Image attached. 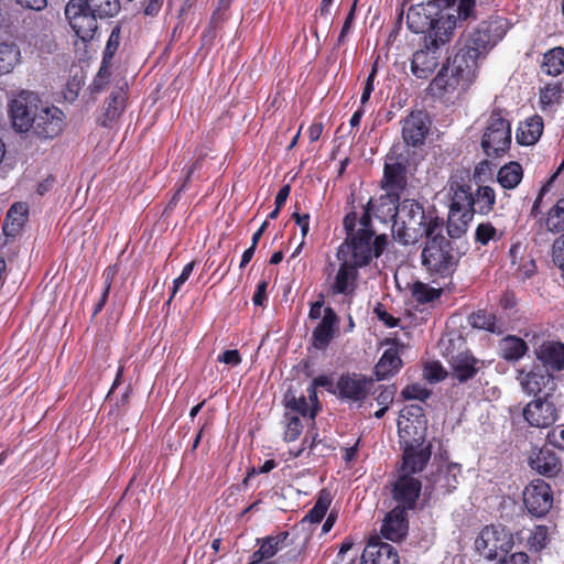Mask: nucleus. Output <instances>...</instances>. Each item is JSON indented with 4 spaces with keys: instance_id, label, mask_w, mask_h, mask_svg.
Instances as JSON below:
<instances>
[{
    "instance_id": "nucleus-24",
    "label": "nucleus",
    "mask_w": 564,
    "mask_h": 564,
    "mask_svg": "<svg viewBox=\"0 0 564 564\" xmlns=\"http://www.w3.org/2000/svg\"><path fill=\"white\" fill-rule=\"evenodd\" d=\"M405 512V509L395 507L386 516L381 528V533L386 539L395 542L406 534L408 521Z\"/></svg>"
},
{
    "instance_id": "nucleus-1",
    "label": "nucleus",
    "mask_w": 564,
    "mask_h": 564,
    "mask_svg": "<svg viewBox=\"0 0 564 564\" xmlns=\"http://www.w3.org/2000/svg\"><path fill=\"white\" fill-rule=\"evenodd\" d=\"M476 0H432L412 6L406 24L414 33H424L422 47L413 53L411 72L427 78L437 67L443 47L451 41L458 23L473 17Z\"/></svg>"
},
{
    "instance_id": "nucleus-23",
    "label": "nucleus",
    "mask_w": 564,
    "mask_h": 564,
    "mask_svg": "<svg viewBox=\"0 0 564 564\" xmlns=\"http://www.w3.org/2000/svg\"><path fill=\"white\" fill-rule=\"evenodd\" d=\"M406 185L405 167L401 162L388 156L384 165L383 187L388 191L389 197L398 196Z\"/></svg>"
},
{
    "instance_id": "nucleus-16",
    "label": "nucleus",
    "mask_w": 564,
    "mask_h": 564,
    "mask_svg": "<svg viewBox=\"0 0 564 564\" xmlns=\"http://www.w3.org/2000/svg\"><path fill=\"white\" fill-rule=\"evenodd\" d=\"M430 122L427 116L422 111L411 112L402 124V137L409 145H420L424 142L429 132Z\"/></svg>"
},
{
    "instance_id": "nucleus-36",
    "label": "nucleus",
    "mask_w": 564,
    "mask_h": 564,
    "mask_svg": "<svg viewBox=\"0 0 564 564\" xmlns=\"http://www.w3.org/2000/svg\"><path fill=\"white\" fill-rule=\"evenodd\" d=\"M495 203L496 195L494 188L490 186H480L474 196V214H489L492 210Z\"/></svg>"
},
{
    "instance_id": "nucleus-29",
    "label": "nucleus",
    "mask_w": 564,
    "mask_h": 564,
    "mask_svg": "<svg viewBox=\"0 0 564 564\" xmlns=\"http://www.w3.org/2000/svg\"><path fill=\"white\" fill-rule=\"evenodd\" d=\"M543 121L539 116L527 119L517 131V140L522 145H532L541 138Z\"/></svg>"
},
{
    "instance_id": "nucleus-2",
    "label": "nucleus",
    "mask_w": 564,
    "mask_h": 564,
    "mask_svg": "<svg viewBox=\"0 0 564 564\" xmlns=\"http://www.w3.org/2000/svg\"><path fill=\"white\" fill-rule=\"evenodd\" d=\"M355 215H348L344 219V226L348 237L337 250L338 260H347L350 264L360 268L370 262L373 257H379L387 246L384 235L377 236L372 240L373 232L369 228V216L364 214L359 220V227L355 230Z\"/></svg>"
},
{
    "instance_id": "nucleus-26",
    "label": "nucleus",
    "mask_w": 564,
    "mask_h": 564,
    "mask_svg": "<svg viewBox=\"0 0 564 564\" xmlns=\"http://www.w3.org/2000/svg\"><path fill=\"white\" fill-rule=\"evenodd\" d=\"M538 358L545 367L558 371L564 368V345L557 341H547L540 346Z\"/></svg>"
},
{
    "instance_id": "nucleus-38",
    "label": "nucleus",
    "mask_w": 564,
    "mask_h": 564,
    "mask_svg": "<svg viewBox=\"0 0 564 564\" xmlns=\"http://www.w3.org/2000/svg\"><path fill=\"white\" fill-rule=\"evenodd\" d=\"M20 57L19 47L13 43H0V73H9Z\"/></svg>"
},
{
    "instance_id": "nucleus-56",
    "label": "nucleus",
    "mask_w": 564,
    "mask_h": 564,
    "mask_svg": "<svg viewBox=\"0 0 564 564\" xmlns=\"http://www.w3.org/2000/svg\"><path fill=\"white\" fill-rule=\"evenodd\" d=\"M547 442L561 449H564V427L553 429L547 433Z\"/></svg>"
},
{
    "instance_id": "nucleus-64",
    "label": "nucleus",
    "mask_w": 564,
    "mask_h": 564,
    "mask_svg": "<svg viewBox=\"0 0 564 564\" xmlns=\"http://www.w3.org/2000/svg\"><path fill=\"white\" fill-rule=\"evenodd\" d=\"M265 290H267V282H261L258 285L257 292L253 295V303L256 305H262L264 299H265Z\"/></svg>"
},
{
    "instance_id": "nucleus-6",
    "label": "nucleus",
    "mask_w": 564,
    "mask_h": 564,
    "mask_svg": "<svg viewBox=\"0 0 564 564\" xmlns=\"http://www.w3.org/2000/svg\"><path fill=\"white\" fill-rule=\"evenodd\" d=\"M441 231L442 227L434 235H425L427 241L422 251V262L430 271L449 273L457 265L458 254Z\"/></svg>"
},
{
    "instance_id": "nucleus-62",
    "label": "nucleus",
    "mask_w": 564,
    "mask_h": 564,
    "mask_svg": "<svg viewBox=\"0 0 564 564\" xmlns=\"http://www.w3.org/2000/svg\"><path fill=\"white\" fill-rule=\"evenodd\" d=\"M325 308L326 307H324L323 301H316L315 303H313L311 305L308 318L312 321L319 319V318L322 319Z\"/></svg>"
},
{
    "instance_id": "nucleus-58",
    "label": "nucleus",
    "mask_w": 564,
    "mask_h": 564,
    "mask_svg": "<svg viewBox=\"0 0 564 564\" xmlns=\"http://www.w3.org/2000/svg\"><path fill=\"white\" fill-rule=\"evenodd\" d=\"M497 564H529V557L523 552H516L500 558Z\"/></svg>"
},
{
    "instance_id": "nucleus-40",
    "label": "nucleus",
    "mask_w": 564,
    "mask_h": 564,
    "mask_svg": "<svg viewBox=\"0 0 564 564\" xmlns=\"http://www.w3.org/2000/svg\"><path fill=\"white\" fill-rule=\"evenodd\" d=\"M562 88L558 83L549 84L540 91L542 109H551L554 106L562 104Z\"/></svg>"
},
{
    "instance_id": "nucleus-13",
    "label": "nucleus",
    "mask_w": 564,
    "mask_h": 564,
    "mask_svg": "<svg viewBox=\"0 0 564 564\" xmlns=\"http://www.w3.org/2000/svg\"><path fill=\"white\" fill-rule=\"evenodd\" d=\"M63 111L47 104L42 105L30 132L42 139H50L58 135L65 126Z\"/></svg>"
},
{
    "instance_id": "nucleus-60",
    "label": "nucleus",
    "mask_w": 564,
    "mask_h": 564,
    "mask_svg": "<svg viewBox=\"0 0 564 564\" xmlns=\"http://www.w3.org/2000/svg\"><path fill=\"white\" fill-rule=\"evenodd\" d=\"M376 72H377L376 67H373L371 73L369 74V76L367 78V82H366V85L364 87V90H362V94H361V98H360L361 106L366 105V102L370 98L371 93L373 91V80H375V77H376Z\"/></svg>"
},
{
    "instance_id": "nucleus-32",
    "label": "nucleus",
    "mask_w": 564,
    "mask_h": 564,
    "mask_svg": "<svg viewBox=\"0 0 564 564\" xmlns=\"http://www.w3.org/2000/svg\"><path fill=\"white\" fill-rule=\"evenodd\" d=\"M500 355L509 361L519 360L528 350L527 343L516 336H507L499 343Z\"/></svg>"
},
{
    "instance_id": "nucleus-28",
    "label": "nucleus",
    "mask_w": 564,
    "mask_h": 564,
    "mask_svg": "<svg viewBox=\"0 0 564 564\" xmlns=\"http://www.w3.org/2000/svg\"><path fill=\"white\" fill-rule=\"evenodd\" d=\"M288 535V532H281L276 535L259 539V549L258 551L253 552L252 558L263 562L264 560L273 557L279 551L283 549Z\"/></svg>"
},
{
    "instance_id": "nucleus-39",
    "label": "nucleus",
    "mask_w": 564,
    "mask_h": 564,
    "mask_svg": "<svg viewBox=\"0 0 564 564\" xmlns=\"http://www.w3.org/2000/svg\"><path fill=\"white\" fill-rule=\"evenodd\" d=\"M333 497L328 490H322L318 495L315 506L307 513L304 520H308L312 523H318L325 516L332 503Z\"/></svg>"
},
{
    "instance_id": "nucleus-63",
    "label": "nucleus",
    "mask_w": 564,
    "mask_h": 564,
    "mask_svg": "<svg viewBox=\"0 0 564 564\" xmlns=\"http://www.w3.org/2000/svg\"><path fill=\"white\" fill-rule=\"evenodd\" d=\"M18 2L23 8L36 10V11L43 10L47 4L46 0H18Z\"/></svg>"
},
{
    "instance_id": "nucleus-41",
    "label": "nucleus",
    "mask_w": 564,
    "mask_h": 564,
    "mask_svg": "<svg viewBox=\"0 0 564 564\" xmlns=\"http://www.w3.org/2000/svg\"><path fill=\"white\" fill-rule=\"evenodd\" d=\"M442 290L430 286L423 282H415L412 286V294L420 303H430L441 296Z\"/></svg>"
},
{
    "instance_id": "nucleus-10",
    "label": "nucleus",
    "mask_w": 564,
    "mask_h": 564,
    "mask_svg": "<svg viewBox=\"0 0 564 564\" xmlns=\"http://www.w3.org/2000/svg\"><path fill=\"white\" fill-rule=\"evenodd\" d=\"M43 102L32 91H21L10 102V115L13 127L19 132H30Z\"/></svg>"
},
{
    "instance_id": "nucleus-33",
    "label": "nucleus",
    "mask_w": 564,
    "mask_h": 564,
    "mask_svg": "<svg viewBox=\"0 0 564 564\" xmlns=\"http://www.w3.org/2000/svg\"><path fill=\"white\" fill-rule=\"evenodd\" d=\"M460 68H465L462 63V58L454 57L453 65L449 68L451 74H448L447 93L464 90L473 82L476 72H471L469 77H465L463 76L464 73L460 72Z\"/></svg>"
},
{
    "instance_id": "nucleus-53",
    "label": "nucleus",
    "mask_w": 564,
    "mask_h": 564,
    "mask_svg": "<svg viewBox=\"0 0 564 564\" xmlns=\"http://www.w3.org/2000/svg\"><path fill=\"white\" fill-rule=\"evenodd\" d=\"M380 393L376 398L377 403L380 406L389 408V405L393 402L394 394H395V387L394 386H380Z\"/></svg>"
},
{
    "instance_id": "nucleus-54",
    "label": "nucleus",
    "mask_w": 564,
    "mask_h": 564,
    "mask_svg": "<svg viewBox=\"0 0 564 564\" xmlns=\"http://www.w3.org/2000/svg\"><path fill=\"white\" fill-rule=\"evenodd\" d=\"M547 536V530L545 527H536L530 538V543L536 550L542 549L545 545Z\"/></svg>"
},
{
    "instance_id": "nucleus-61",
    "label": "nucleus",
    "mask_w": 564,
    "mask_h": 564,
    "mask_svg": "<svg viewBox=\"0 0 564 564\" xmlns=\"http://www.w3.org/2000/svg\"><path fill=\"white\" fill-rule=\"evenodd\" d=\"M292 218L300 226L302 239H304V237L307 235V232L310 230V215L308 214L301 215L299 213H293Z\"/></svg>"
},
{
    "instance_id": "nucleus-3",
    "label": "nucleus",
    "mask_w": 564,
    "mask_h": 564,
    "mask_svg": "<svg viewBox=\"0 0 564 564\" xmlns=\"http://www.w3.org/2000/svg\"><path fill=\"white\" fill-rule=\"evenodd\" d=\"M442 226L438 218L426 223L423 206L414 199H403L394 207L392 234L402 245H413L425 235H434Z\"/></svg>"
},
{
    "instance_id": "nucleus-9",
    "label": "nucleus",
    "mask_w": 564,
    "mask_h": 564,
    "mask_svg": "<svg viewBox=\"0 0 564 564\" xmlns=\"http://www.w3.org/2000/svg\"><path fill=\"white\" fill-rule=\"evenodd\" d=\"M511 143V126L501 112L495 111L488 118L481 147L488 156H498Z\"/></svg>"
},
{
    "instance_id": "nucleus-48",
    "label": "nucleus",
    "mask_w": 564,
    "mask_h": 564,
    "mask_svg": "<svg viewBox=\"0 0 564 564\" xmlns=\"http://www.w3.org/2000/svg\"><path fill=\"white\" fill-rule=\"evenodd\" d=\"M496 235V228L489 223L480 224L476 229V240L482 245H487L490 240H494Z\"/></svg>"
},
{
    "instance_id": "nucleus-42",
    "label": "nucleus",
    "mask_w": 564,
    "mask_h": 564,
    "mask_svg": "<svg viewBox=\"0 0 564 564\" xmlns=\"http://www.w3.org/2000/svg\"><path fill=\"white\" fill-rule=\"evenodd\" d=\"M546 227L555 232L564 230V198L557 200L556 205L549 212Z\"/></svg>"
},
{
    "instance_id": "nucleus-47",
    "label": "nucleus",
    "mask_w": 564,
    "mask_h": 564,
    "mask_svg": "<svg viewBox=\"0 0 564 564\" xmlns=\"http://www.w3.org/2000/svg\"><path fill=\"white\" fill-rule=\"evenodd\" d=\"M430 394H431L430 391L420 383H413V384L406 386L402 390V395L404 397V399H408V400L424 401L430 397Z\"/></svg>"
},
{
    "instance_id": "nucleus-4",
    "label": "nucleus",
    "mask_w": 564,
    "mask_h": 564,
    "mask_svg": "<svg viewBox=\"0 0 564 564\" xmlns=\"http://www.w3.org/2000/svg\"><path fill=\"white\" fill-rule=\"evenodd\" d=\"M507 29V22L503 19H495L480 23L478 28L464 35L463 47L455 56L460 57L464 64L465 68H460L463 76L469 77L471 72H476L478 61L503 37Z\"/></svg>"
},
{
    "instance_id": "nucleus-22",
    "label": "nucleus",
    "mask_w": 564,
    "mask_h": 564,
    "mask_svg": "<svg viewBox=\"0 0 564 564\" xmlns=\"http://www.w3.org/2000/svg\"><path fill=\"white\" fill-rule=\"evenodd\" d=\"M451 375L460 382L471 379L479 370V361L468 351H460L448 358Z\"/></svg>"
},
{
    "instance_id": "nucleus-19",
    "label": "nucleus",
    "mask_w": 564,
    "mask_h": 564,
    "mask_svg": "<svg viewBox=\"0 0 564 564\" xmlns=\"http://www.w3.org/2000/svg\"><path fill=\"white\" fill-rule=\"evenodd\" d=\"M339 261V269L330 282V292L334 295L340 294L350 297L357 288L358 268L347 262V260Z\"/></svg>"
},
{
    "instance_id": "nucleus-59",
    "label": "nucleus",
    "mask_w": 564,
    "mask_h": 564,
    "mask_svg": "<svg viewBox=\"0 0 564 564\" xmlns=\"http://www.w3.org/2000/svg\"><path fill=\"white\" fill-rule=\"evenodd\" d=\"M218 361L230 366H237L240 364L241 357L239 351L236 349L226 350L220 356H218Z\"/></svg>"
},
{
    "instance_id": "nucleus-51",
    "label": "nucleus",
    "mask_w": 564,
    "mask_h": 564,
    "mask_svg": "<svg viewBox=\"0 0 564 564\" xmlns=\"http://www.w3.org/2000/svg\"><path fill=\"white\" fill-rule=\"evenodd\" d=\"M448 67H442L436 77L431 83V89L436 93H447Z\"/></svg>"
},
{
    "instance_id": "nucleus-11",
    "label": "nucleus",
    "mask_w": 564,
    "mask_h": 564,
    "mask_svg": "<svg viewBox=\"0 0 564 564\" xmlns=\"http://www.w3.org/2000/svg\"><path fill=\"white\" fill-rule=\"evenodd\" d=\"M65 17L80 40L88 41L94 37L98 28V15H95L83 0H69L65 7Z\"/></svg>"
},
{
    "instance_id": "nucleus-45",
    "label": "nucleus",
    "mask_w": 564,
    "mask_h": 564,
    "mask_svg": "<svg viewBox=\"0 0 564 564\" xmlns=\"http://www.w3.org/2000/svg\"><path fill=\"white\" fill-rule=\"evenodd\" d=\"M124 109V96L122 93H117L111 97L105 108L106 120L112 121L120 116Z\"/></svg>"
},
{
    "instance_id": "nucleus-55",
    "label": "nucleus",
    "mask_w": 564,
    "mask_h": 564,
    "mask_svg": "<svg viewBox=\"0 0 564 564\" xmlns=\"http://www.w3.org/2000/svg\"><path fill=\"white\" fill-rule=\"evenodd\" d=\"M400 419H412V421L426 420L420 405H410L401 411Z\"/></svg>"
},
{
    "instance_id": "nucleus-43",
    "label": "nucleus",
    "mask_w": 564,
    "mask_h": 564,
    "mask_svg": "<svg viewBox=\"0 0 564 564\" xmlns=\"http://www.w3.org/2000/svg\"><path fill=\"white\" fill-rule=\"evenodd\" d=\"M471 325L476 328L495 332L497 327V318L491 313L479 311L470 316Z\"/></svg>"
},
{
    "instance_id": "nucleus-34",
    "label": "nucleus",
    "mask_w": 564,
    "mask_h": 564,
    "mask_svg": "<svg viewBox=\"0 0 564 564\" xmlns=\"http://www.w3.org/2000/svg\"><path fill=\"white\" fill-rule=\"evenodd\" d=\"M522 167L517 162L503 165L497 175L498 183L506 189L516 188L522 180Z\"/></svg>"
},
{
    "instance_id": "nucleus-25",
    "label": "nucleus",
    "mask_w": 564,
    "mask_h": 564,
    "mask_svg": "<svg viewBox=\"0 0 564 564\" xmlns=\"http://www.w3.org/2000/svg\"><path fill=\"white\" fill-rule=\"evenodd\" d=\"M529 464L532 469L546 477H553L561 470L560 459L547 448L534 451L529 458Z\"/></svg>"
},
{
    "instance_id": "nucleus-20",
    "label": "nucleus",
    "mask_w": 564,
    "mask_h": 564,
    "mask_svg": "<svg viewBox=\"0 0 564 564\" xmlns=\"http://www.w3.org/2000/svg\"><path fill=\"white\" fill-rule=\"evenodd\" d=\"M364 564H399V556L394 547L373 538L364 550L361 556Z\"/></svg>"
},
{
    "instance_id": "nucleus-17",
    "label": "nucleus",
    "mask_w": 564,
    "mask_h": 564,
    "mask_svg": "<svg viewBox=\"0 0 564 564\" xmlns=\"http://www.w3.org/2000/svg\"><path fill=\"white\" fill-rule=\"evenodd\" d=\"M509 256L519 278L528 279L534 274L536 265L525 239L513 242Z\"/></svg>"
},
{
    "instance_id": "nucleus-27",
    "label": "nucleus",
    "mask_w": 564,
    "mask_h": 564,
    "mask_svg": "<svg viewBox=\"0 0 564 564\" xmlns=\"http://www.w3.org/2000/svg\"><path fill=\"white\" fill-rule=\"evenodd\" d=\"M337 323V315L332 307H326L322 321L313 332L314 346L323 348L330 341Z\"/></svg>"
},
{
    "instance_id": "nucleus-46",
    "label": "nucleus",
    "mask_w": 564,
    "mask_h": 564,
    "mask_svg": "<svg viewBox=\"0 0 564 564\" xmlns=\"http://www.w3.org/2000/svg\"><path fill=\"white\" fill-rule=\"evenodd\" d=\"M543 376H539L534 372H529L520 378V383L522 389L528 393H538L541 391V381H543Z\"/></svg>"
},
{
    "instance_id": "nucleus-31",
    "label": "nucleus",
    "mask_w": 564,
    "mask_h": 564,
    "mask_svg": "<svg viewBox=\"0 0 564 564\" xmlns=\"http://www.w3.org/2000/svg\"><path fill=\"white\" fill-rule=\"evenodd\" d=\"M402 361L395 347L388 348L376 365L378 380H383L394 375L401 367Z\"/></svg>"
},
{
    "instance_id": "nucleus-5",
    "label": "nucleus",
    "mask_w": 564,
    "mask_h": 564,
    "mask_svg": "<svg viewBox=\"0 0 564 564\" xmlns=\"http://www.w3.org/2000/svg\"><path fill=\"white\" fill-rule=\"evenodd\" d=\"M400 442L403 446V460L405 468L422 471L427 464L431 453L424 445L426 436V420L412 421V419H399Z\"/></svg>"
},
{
    "instance_id": "nucleus-14",
    "label": "nucleus",
    "mask_w": 564,
    "mask_h": 564,
    "mask_svg": "<svg viewBox=\"0 0 564 564\" xmlns=\"http://www.w3.org/2000/svg\"><path fill=\"white\" fill-rule=\"evenodd\" d=\"M523 502L531 514L535 517L544 516L553 505L550 485L541 479L530 482L523 491Z\"/></svg>"
},
{
    "instance_id": "nucleus-12",
    "label": "nucleus",
    "mask_w": 564,
    "mask_h": 564,
    "mask_svg": "<svg viewBox=\"0 0 564 564\" xmlns=\"http://www.w3.org/2000/svg\"><path fill=\"white\" fill-rule=\"evenodd\" d=\"M416 473L411 468H405L404 463L402 464L392 490L393 499L398 503L395 507L408 510L415 506L422 489L421 481L413 476Z\"/></svg>"
},
{
    "instance_id": "nucleus-21",
    "label": "nucleus",
    "mask_w": 564,
    "mask_h": 564,
    "mask_svg": "<svg viewBox=\"0 0 564 564\" xmlns=\"http://www.w3.org/2000/svg\"><path fill=\"white\" fill-rule=\"evenodd\" d=\"M286 412L293 414L310 415L312 419L318 411L317 394L313 387L307 389V399L304 395L296 397L292 391H288L284 397Z\"/></svg>"
},
{
    "instance_id": "nucleus-15",
    "label": "nucleus",
    "mask_w": 564,
    "mask_h": 564,
    "mask_svg": "<svg viewBox=\"0 0 564 564\" xmlns=\"http://www.w3.org/2000/svg\"><path fill=\"white\" fill-rule=\"evenodd\" d=\"M523 416L530 425L544 429L555 422L556 409L549 400L535 399L527 404Z\"/></svg>"
},
{
    "instance_id": "nucleus-49",
    "label": "nucleus",
    "mask_w": 564,
    "mask_h": 564,
    "mask_svg": "<svg viewBox=\"0 0 564 564\" xmlns=\"http://www.w3.org/2000/svg\"><path fill=\"white\" fill-rule=\"evenodd\" d=\"M115 274H116V269L112 267H109L105 270V272H104L105 290L102 292L101 299L99 300V302L97 303V305L95 307V312H94L95 314H97L104 307V305L107 301V296H108L112 280L115 278Z\"/></svg>"
},
{
    "instance_id": "nucleus-8",
    "label": "nucleus",
    "mask_w": 564,
    "mask_h": 564,
    "mask_svg": "<svg viewBox=\"0 0 564 564\" xmlns=\"http://www.w3.org/2000/svg\"><path fill=\"white\" fill-rule=\"evenodd\" d=\"M512 546V533L500 524L485 527L475 540L476 551L489 561L507 554Z\"/></svg>"
},
{
    "instance_id": "nucleus-7",
    "label": "nucleus",
    "mask_w": 564,
    "mask_h": 564,
    "mask_svg": "<svg viewBox=\"0 0 564 564\" xmlns=\"http://www.w3.org/2000/svg\"><path fill=\"white\" fill-rule=\"evenodd\" d=\"M452 202L447 219V231L452 238H459L474 216V195L469 186L452 185Z\"/></svg>"
},
{
    "instance_id": "nucleus-35",
    "label": "nucleus",
    "mask_w": 564,
    "mask_h": 564,
    "mask_svg": "<svg viewBox=\"0 0 564 564\" xmlns=\"http://www.w3.org/2000/svg\"><path fill=\"white\" fill-rule=\"evenodd\" d=\"M541 68L546 75H560L564 70V48L554 47L546 52Z\"/></svg>"
},
{
    "instance_id": "nucleus-52",
    "label": "nucleus",
    "mask_w": 564,
    "mask_h": 564,
    "mask_svg": "<svg viewBox=\"0 0 564 564\" xmlns=\"http://www.w3.org/2000/svg\"><path fill=\"white\" fill-rule=\"evenodd\" d=\"M194 265H195L194 261L187 263L184 267L181 275L173 281V289H172V293H171V296H170L167 303H170L172 301V299L178 292L180 288L188 280V278L194 269Z\"/></svg>"
},
{
    "instance_id": "nucleus-37",
    "label": "nucleus",
    "mask_w": 564,
    "mask_h": 564,
    "mask_svg": "<svg viewBox=\"0 0 564 564\" xmlns=\"http://www.w3.org/2000/svg\"><path fill=\"white\" fill-rule=\"evenodd\" d=\"M91 12L98 18H111L120 11L119 0H83Z\"/></svg>"
},
{
    "instance_id": "nucleus-18",
    "label": "nucleus",
    "mask_w": 564,
    "mask_h": 564,
    "mask_svg": "<svg viewBox=\"0 0 564 564\" xmlns=\"http://www.w3.org/2000/svg\"><path fill=\"white\" fill-rule=\"evenodd\" d=\"M372 386L371 379L356 373L341 376L337 382L340 397L350 401L365 399Z\"/></svg>"
},
{
    "instance_id": "nucleus-30",
    "label": "nucleus",
    "mask_w": 564,
    "mask_h": 564,
    "mask_svg": "<svg viewBox=\"0 0 564 564\" xmlns=\"http://www.w3.org/2000/svg\"><path fill=\"white\" fill-rule=\"evenodd\" d=\"M28 205L25 203H15L8 210L3 224V232L7 236H15L24 225L28 216Z\"/></svg>"
},
{
    "instance_id": "nucleus-50",
    "label": "nucleus",
    "mask_w": 564,
    "mask_h": 564,
    "mask_svg": "<svg viewBox=\"0 0 564 564\" xmlns=\"http://www.w3.org/2000/svg\"><path fill=\"white\" fill-rule=\"evenodd\" d=\"M424 378L430 381H440L445 378L446 371L438 362H429L424 367Z\"/></svg>"
},
{
    "instance_id": "nucleus-57",
    "label": "nucleus",
    "mask_w": 564,
    "mask_h": 564,
    "mask_svg": "<svg viewBox=\"0 0 564 564\" xmlns=\"http://www.w3.org/2000/svg\"><path fill=\"white\" fill-rule=\"evenodd\" d=\"M333 0H322L317 20H323L324 25L328 28L330 25V7ZM318 23V21H316Z\"/></svg>"
},
{
    "instance_id": "nucleus-44",
    "label": "nucleus",
    "mask_w": 564,
    "mask_h": 564,
    "mask_svg": "<svg viewBox=\"0 0 564 564\" xmlns=\"http://www.w3.org/2000/svg\"><path fill=\"white\" fill-rule=\"evenodd\" d=\"M285 431H284V438L288 442L295 441L301 432H302V424L301 420L296 414H293L291 412L285 413Z\"/></svg>"
}]
</instances>
